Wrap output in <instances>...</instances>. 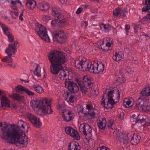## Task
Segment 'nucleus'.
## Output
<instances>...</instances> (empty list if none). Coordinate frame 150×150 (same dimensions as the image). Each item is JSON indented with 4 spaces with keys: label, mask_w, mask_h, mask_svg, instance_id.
I'll list each match as a JSON object with an SVG mask.
<instances>
[{
    "label": "nucleus",
    "mask_w": 150,
    "mask_h": 150,
    "mask_svg": "<svg viewBox=\"0 0 150 150\" xmlns=\"http://www.w3.org/2000/svg\"><path fill=\"white\" fill-rule=\"evenodd\" d=\"M145 18H146L148 21H150V13L147 14L145 16Z\"/></svg>",
    "instance_id": "nucleus-63"
},
{
    "label": "nucleus",
    "mask_w": 150,
    "mask_h": 150,
    "mask_svg": "<svg viewBox=\"0 0 150 150\" xmlns=\"http://www.w3.org/2000/svg\"><path fill=\"white\" fill-rule=\"evenodd\" d=\"M133 72L132 69L129 67H127L125 68V73L126 74H131Z\"/></svg>",
    "instance_id": "nucleus-47"
},
{
    "label": "nucleus",
    "mask_w": 150,
    "mask_h": 150,
    "mask_svg": "<svg viewBox=\"0 0 150 150\" xmlns=\"http://www.w3.org/2000/svg\"><path fill=\"white\" fill-rule=\"evenodd\" d=\"M106 40L107 41L109 40V41L107 42L105 45H104L101 48L103 51H107L111 48V45L112 44V39L111 38H106Z\"/></svg>",
    "instance_id": "nucleus-19"
},
{
    "label": "nucleus",
    "mask_w": 150,
    "mask_h": 150,
    "mask_svg": "<svg viewBox=\"0 0 150 150\" xmlns=\"http://www.w3.org/2000/svg\"><path fill=\"white\" fill-rule=\"evenodd\" d=\"M18 124L16 128L15 125L4 127L1 129L3 134L1 136L2 139H6L8 143L25 147L28 144V137L25 134L24 136L22 135L24 132H28L29 125L22 120H19Z\"/></svg>",
    "instance_id": "nucleus-1"
},
{
    "label": "nucleus",
    "mask_w": 150,
    "mask_h": 150,
    "mask_svg": "<svg viewBox=\"0 0 150 150\" xmlns=\"http://www.w3.org/2000/svg\"><path fill=\"white\" fill-rule=\"evenodd\" d=\"M68 150H75V141H72L69 143Z\"/></svg>",
    "instance_id": "nucleus-37"
},
{
    "label": "nucleus",
    "mask_w": 150,
    "mask_h": 150,
    "mask_svg": "<svg viewBox=\"0 0 150 150\" xmlns=\"http://www.w3.org/2000/svg\"><path fill=\"white\" fill-rule=\"evenodd\" d=\"M19 46V44L17 41L14 42L13 44H9L8 47L5 50V52L9 56L11 55L12 53L14 54L17 51L16 47Z\"/></svg>",
    "instance_id": "nucleus-14"
},
{
    "label": "nucleus",
    "mask_w": 150,
    "mask_h": 150,
    "mask_svg": "<svg viewBox=\"0 0 150 150\" xmlns=\"http://www.w3.org/2000/svg\"><path fill=\"white\" fill-rule=\"evenodd\" d=\"M80 139V136L78 132L76 130V140H79Z\"/></svg>",
    "instance_id": "nucleus-55"
},
{
    "label": "nucleus",
    "mask_w": 150,
    "mask_h": 150,
    "mask_svg": "<svg viewBox=\"0 0 150 150\" xmlns=\"http://www.w3.org/2000/svg\"><path fill=\"white\" fill-rule=\"evenodd\" d=\"M23 10H22V12L21 13H20L19 17V20L21 21H23Z\"/></svg>",
    "instance_id": "nucleus-58"
},
{
    "label": "nucleus",
    "mask_w": 150,
    "mask_h": 150,
    "mask_svg": "<svg viewBox=\"0 0 150 150\" xmlns=\"http://www.w3.org/2000/svg\"><path fill=\"white\" fill-rule=\"evenodd\" d=\"M38 8L40 10L43 11H47L50 8L49 4L46 2H43L39 3Z\"/></svg>",
    "instance_id": "nucleus-16"
},
{
    "label": "nucleus",
    "mask_w": 150,
    "mask_h": 150,
    "mask_svg": "<svg viewBox=\"0 0 150 150\" xmlns=\"http://www.w3.org/2000/svg\"><path fill=\"white\" fill-rule=\"evenodd\" d=\"M137 118L138 123H140L143 126H148L149 124L148 118L144 115H138Z\"/></svg>",
    "instance_id": "nucleus-15"
},
{
    "label": "nucleus",
    "mask_w": 150,
    "mask_h": 150,
    "mask_svg": "<svg viewBox=\"0 0 150 150\" xmlns=\"http://www.w3.org/2000/svg\"><path fill=\"white\" fill-rule=\"evenodd\" d=\"M75 92L74 91V93L73 92H67V95L68 96H70V97H69V101L71 103H73L74 102L75 100Z\"/></svg>",
    "instance_id": "nucleus-33"
},
{
    "label": "nucleus",
    "mask_w": 150,
    "mask_h": 150,
    "mask_svg": "<svg viewBox=\"0 0 150 150\" xmlns=\"http://www.w3.org/2000/svg\"><path fill=\"white\" fill-rule=\"evenodd\" d=\"M35 30L42 39L46 42H50L49 37L45 26L41 24H38L36 26Z\"/></svg>",
    "instance_id": "nucleus-8"
},
{
    "label": "nucleus",
    "mask_w": 150,
    "mask_h": 150,
    "mask_svg": "<svg viewBox=\"0 0 150 150\" xmlns=\"http://www.w3.org/2000/svg\"><path fill=\"white\" fill-rule=\"evenodd\" d=\"M62 69V70H63ZM69 71L67 70H62L61 71L60 74H59V78L62 80H66L68 78V74H69Z\"/></svg>",
    "instance_id": "nucleus-24"
},
{
    "label": "nucleus",
    "mask_w": 150,
    "mask_h": 150,
    "mask_svg": "<svg viewBox=\"0 0 150 150\" xmlns=\"http://www.w3.org/2000/svg\"><path fill=\"white\" fill-rule=\"evenodd\" d=\"M130 120L133 125H135L136 123H138L137 118L134 117V115H133L132 117H131Z\"/></svg>",
    "instance_id": "nucleus-43"
},
{
    "label": "nucleus",
    "mask_w": 150,
    "mask_h": 150,
    "mask_svg": "<svg viewBox=\"0 0 150 150\" xmlns=\"http://www.w3.org/2000/svg\"><path fill=\"white\" fill-rule=\"evenodd\" d=\"M51 99L45 98L42 100L36 99L33 100V104H35L37 108L39 109L38 112V114L41 115L39 112L42 111L45 115L50 114L53 112L51 107Z\"/></svg>",
    "instance_id": "nucleus-5"
},
{
    "label": "nucleus",
    "mask_w": 150,
    "mask_h": 150,
    "mask_svg": "<svg viewBox=\"0 0 150 150\" xmlns=\"http://www.w3.org/2000/svg\"><path fill=\"white\" fill-rule=\"evenodd\" d=\"M26 4L29 9H33L36 6V3L34 0H26Z\"/></svg>",
    "instance_id": "nucleus-25"
},
{
    "label": "nucleus",
    "mask_w": 150,
    "mask_h": 150,
    "mask_svg": "<svg viewBox=\"0 0 150 150\" xmlns=\"http://www.w3.org/2000/svg\"><path fill=\"white\" fill-rule=\"evenodd\" d=\"M134 103V100L132 98H127L124 99L123 104L126 108H129L132 107Z\"/></svg>",
    "instance_id": "nucleus-18"
},
{
    "label": "nucleus",
    "mask_w": 150,
    "mask_h": 150,
    "mask_svg": "<svg viewBox=\"0 0 150 150\" xmlns=\"http://www.w3.org/2000/svg\"><path fill=\"white\" fill-rule=\"evenodd\" d=\"M86 109L87 110L86 112L85 113L83 109L82 110L83 112H84V114H88L92 118L96 117L98 114V110L93 108L92 104L90 102H88L86 104Z\"/></svg>",
    "instance_id": "nucleus-11"
},
{
    "label": "nucleus",
    "mask_w": 150,
    "mask_h": 150,
    "mask_svg": "<svg viewBox=\"0 0 150 150\" xmlns=\"http://www.w3.org/2000/svg\"><path fill=\"white\" fill-rule=\"evenodd\" d=\"M125 78L122 76H121L117 78L116 81L117 83H120L125 82Z\"/></svg>",
    "instance_id": "nucleus-38"
},
{
    "label": "nucleus",
    "mask_w": 150,
    "mask_h": 150,
    "mask_svg": "<svg viewBox=\"0 0 150 150\" xmlns=\"http://www.w3.org/2000/svg\"><path fill=\"white\" fill-rule=\"evenodd\" d=\"M150 9V5H146V6L143 7L142 8V11L145 12Z\"/></svg>",
    "instance_id": "nucleus-53"
},
{
    "label": "nucleus",
    "mask_w": 150,
    "mask_h": 150,
    "mask_svg": "<svg viewBox=\"0 0 150 150\" xmlns=\"http://www.w3.org/2000/svg\"><path fill=\"white\" fill-rule=\"evenodd\" d=\"M126 12L120 8H117L113 11V15L116 16L120 17L122 16L124 17L125 16Z\"/></svg>",
    "instance_id": "nucleus-22"
},
{
    "label": "nucleus",
    "mask_w": 150,
    "mask_h": 150,
    "mask_svg": "<svg viewBox=\"0 0 150 150\" xmlns=\"http://www.w3.org/2000/svg\"><path fill=\"white\" fill-rule=\"evenodd\" d=\"M134 32L135 33H137L138 32V30L139 28L138 26L137 25H134Z\"/></svg>",
    "instance_id": "nucleus-60"
},
{
    "label": "nucleus",
    "mask_w": 150,
    "mask_h": 150,
    "mask_svg": "<svg viewBox=\"0 0 150 150\" xmlns=\"http://www.w3.org/2000/svg\"><path fill=\"white\" fill-rule=\"evenodd\" d=\"M27 117L29 120L34 127L37 128L40 127L42 125V124L39 118L38 119L37 117L30 114H28L27 115Z\"/></svg>",
    "instance_id": "nucleus-13"
},
{
    "label": "nucleus",
    "mask_w": 150,
    "mask_h": 150,
    "mask_svg": "<svg viewBox=\"0 0 150 150\" xmlns=\"http://www.w3.org/2000/svg\"><path fill=\"white\" fill-rule=\"evenodd\" d=\"M123 53L121 52H116L113 57V59L116 61H118L124 58Z\"/></svg>",
    "instance_id": "nucleus-26"
},
{
    "label": "nucleus",
    "mask_w": 150,
    "mask_h": 150,
    "mask_svg": "<svg viewBox=\"0 0 150 150\" xmlns=\"http://www.w3.org/2000/svg\"><path fill=\"white\" fill-rule=\"evenodd\" d=\"M9 41L11 42L13 41V36L11 33L7 35Z\"/></svg>",
    "instance_id": "nucleus-52"
},
{
    "label": "nucleus",
    "mask_w": 150,
    "mask_h": 150,
    "mask_svg": "<svg viewBox=\"0 0 150 150\" xmlns=\"http://www.w3.org/2000/svg\"><path fill=\"white\" fill-rule=\"evenodd\" d=\"M11 3L12 5L14 6L16 5V3H20L21 6L22 5L21 3L19 0H16L15 1L12 0Z\"/></svg>",
    "instance_id": "nucleus-50"
},
{
    "label": "nucleus",
    "mask_w": 150,
    "mask_h": 150,
    "mask_svg": "<svg viewBox=\"0 0 150 150\" xmlns=\"http://www.w3.org/2000/svg\"><path fill=\"white\" fill-rule=\"evenodd\" d=\"M0 24L5 33L7 35L11 34L9 30V28L8 27L1 23H0Z\"/></svg>",
    "instance_id": "nucleus-34"
},
{
    "label": "nucleus",
    "mask_w": 150,
    "mask_h": 150,
    "mask_svg": "<svg viewBox=\"0 0 150 150\" xmlns=\"http://www.w3.org/2000/svg\"><path fill=\"white\" fill-rule=\"evenodd\" d=\"M106 120L104 118H103L101 120H99L98 123V125L99 128L102 129H104L106 125Z\"/></svg>",
    "instance_id": "nucleus-32"
},
{
    "label": "nucleus",
    "mask_w": 150,
    "mask_h": 150,
    "mask_svg": "<svg viewBox=\"0 0 150 150\" xmlns=\"http://www.w3.org/2000/svg\"><path fill=\"white\" fill-rule=\"evenodd\" d=\"M83 10V8H79L76 12V14H79L81 13L82 11Z\"/></svg>",
    "instance_id": "nucleus-59"
},
{
    "label": "nucleus",
    "mask_w": 150,
    "mask_h": 150,
    "mask_svg": "<svg viewBox=\"0 0 150 150\" xmlns=\"http://www.w3.org/2000/svg\"><path fill=\"white\" fill-rule=\"evenodd\" d=\"M82 25H85L86 27L88 25V23L87 21H83L82 22Z\"/></svg>",
    "instance_id": "nucleus-62"
},
{
    "label": "nucleus",
    "mask_w": 150,
    "mask_h": 150,
    "mask_svg": "<svg viewBox=\"0 0 150 150\" xmlns=\"http://www.w3.org/2000/svg\"><path fill=\"white\" fill-rule=\"evenodd\" d=\"M91 93L93 96H96L98 94V91L95 89H92L91 91Z\"/></svg>",
    "instance_id": "nucleus-51"
},
{
    "label": "nucleus",
    "mask_w": 150,
    "mask_h": 150,
    "mask_svg": "<svg viewBox=\"0 0 150 150\" xmlns=\"http://www.w3.org/2000/svg\"><path fill=\"white\" fill-rule=\"evenodd\" d=\"M145 104L144 100L139 98L137 100L136 103V105L139 109L141 110Z\"/></svg>",
    "instance_id": "nucleus-30"
},
{
    "label": "nucleus",
    "mask_w": 150,
    "mask_h": 150,
    "mask_svg": "<svg viewBox=\"0 0 150 150\" xmlns=\"http://www.w3.org/2000/svg\"><path fill=\"white\" fill-rule=\"evenodd\" d=\"M73 113V112L71 111H69L67 115H65L64 112H63L62 114V117L64 120L66 122H69L74 119V116L70 115Z\"/></svg>",
    "instance_id": "nucleus-21"
},
{
    "label": "nucleus",
    "mask_w": 150,
    "mask_h": 150,
    "mask_svg": "<svg viewBox=\"0 0 150 150\" xmlns=\"http://www.w3.org/2000/svg\"><path fill=\"white\" fill-rule=\"evenodd\" d=\"M1 101L2 107H10V101L6 97L3 96L1 98Z\"/></svg>",
    "instance_id": "nucleus-17"
},
{
    "label": "nucleus",
    "mask_w": 150,
    "mask_h": 150,
    "mask_svg": "<svg viewBox=\"0 0 150 150\" xmlns=\"http://www.w3.org/2000/svg\"><path fill=\"white\" fill-rule=\"evenodd\" d=\"M48 57L52 64L50 67L51 73L53 75L57 74L62 69H64L62 65L66 60L65 54L61 51L54 50L49 53Z\"/></svg>",
    "instance_id": "nucleus-2"
},
{
    "label": "nucleus",
    "mask_w": 150,
    "mask_h": 150,
    "mask_svg": "<svg viewBox=\"0 0 150 150\" xmlns=\"http://www.w3.org/2000/svg\"><path fill=\"white\" fill-rule=\"evenodd\" d=\"M33 87L37 93L41 94L44 92L43 88L39 84L33 85Z\"/></svg>",
    "instance_id": "nucleus-28"
},
{
    "label": "nucleus",
    "mask_w": 150,
    "mask_h": 150,
    "mask_svg": "<svg viewBox=\"0 0 150 150\" xmlns=\"http://www.w3.org/2000/svg\"><path fill=\"white\" fill-rule=\"evenodd\" d=\"M125 114L123 112H121L120 115H119V118L120 120H122L123 119L124 117Z\"/></svg>",
    "instance_id": "nucleus-57"
},
{
    "label": "nucleus",
    "mask_w": 150,
    "mask_h": 150,
    "mask_svg": "<svg viewBox=\"0 0 150 150\" xmlns=\"http://www.w3.org/2000/svg\"><path fill=\"white\" fill-rule=\"evenodd\" d=\"M141 94L143 96H150V85L145 87L141 91Z\"/></svg>",
    "instance_id": "nucleus-27"
},
{
    "label": "nucleus",
    "mask_w": 150,
    "mask_h": 150,
    "mask_svg": "<svg viewBox=\"0 0 150 150\" xmlns=\"http://www.w3.org/2000/svg\"><path fill=\"white\" fill-rule=\"evenodd\" d=\"M103 28L106 32H108L111 30V26L109 24H106L103 25Z\"/></svg>",
    "instance_id": "nucleus-45"
},
{
    "label": "nucleus",
    "mask_w": 150,
    "mask_h": 150,
    "mask_svg": "<svg viewBox=\"0 0 150 150\" xmlns=\"http://www.w3.org/2000/svg\"><path fill=\"white\" fill-rule=\"evenodd\" d=\"M79 129L86 139L90 138L91 136L92 129L89 125L85 123L81 124Z\"/></svg>",
    "instance_id": "nucleus-10"
},
{
    "label": "nucleus",
    "mask_w": 150,
    "mask_h": 150,
    "mask_svg": "<svg viewBox=\"0 0 150 150\" xmlns=\"http://www.w3.org/2000/svg\"><path fill=\"white\" fill-rule=\"evenodd\" d=\"M145 4L146 5H150V0H145Z\"/></svg>",
    "instance_id": "nucleus-64"
},
{
    "label": "nucleus",
    "mask_w": 150,
    "mask_h": 150,
    "mask_svg": "<svg viewBox=\"0 0 150 150\" xmlns=\"http://www.w3.org/2000/svg\"><path fill=\"white\" fill-rule=\"evenodd\" d=\"M141 110L143 112L150 111V106L145 104Z\"/></svg>",
    "instance_id": "nucleus-40"
},
{
    "label": "nucleus",
    "mask_w": 150,
    "mask_h": 150,
    "mask_svg": "<svg viewBox=\"0 0 150 150\" xmlns=\"http://www.w3.org/2000/svg\"><path fill=\"white\" fill-rule=\"evenodd\" d=\"M25 88L21 85H18L16 88V92L20 93L21 94L24 93Z\"/></svg>",
    "instance_id": "nucleus-35"
},
{
    "label": "nucleus",
    "mask_w": 150,
    "mask_h": 150,
    "mask_svg": "<svg viewBox=\"0 0 150 150\" xmlns=\"http://www.w3.org/2000/svg\"><path fill=\"white\" fill-rule=\"evenodd\" d=\"M42 18L43 21H47L51 19V17L48 15H45L42 16Z\"/></svg>",
    "instance_id": "nucleus-44"
},
{
    "label": "nucleus",
    "mask_w": 150,
    "mask_h": 150,
    "mask_svg": "<svg viewBox=\"0 0 150 150\" xmlns=\"http://www.w3.org/2000/svg\"><path fill=\"white\" fill-rule=\"evenodd\" d=\"M59 23H60L59 22H57V20H56V19L54 18V20H53L51 22V25L53 26H57L58 25V24Z\"/></svg>",
    "instance_id": "nucleus-49"
},
{
    "label": "nucleus",
    "mask_w": 150,
    "mask_h": 150,
    "mask_svg": "<svg viewBox=\"0 0 150 150\" xmlns=\"http://www.w3.org/2000/svg\"><path fill=\"white\" fill-rule=\"evenodd\" d=\"M74 83L72 81H71L69 80H66L65 82V87L68 88L69 92H73L74 93Z\"/></svg>",
    "instance_id": "nucleus-20"
},
{
    "label": "nucleus",
    "mask_w": 150,
    "mask_h": 150,
    "mask_svg": "<svg viewBox=\"0 0 150 150\" xmlns=\"http://www.w3.org/2000/svg\"><path fill=\"white\" fill-rule=\"evenodd\" d=\"M11 97L14 100H17L18 103L21 102L24 98L23 96H21L19 94L16 93H14L12 95Z\"/></svg>",
    "instance_id": "nucleus-31"
},
{
    "label": "nucleus",
    "mask_w": 150,
    "mask_h": 150,
    "mask_svg": "<svg viewBox=\"0 0 150 150\" xmlns=\"http://www.w3.org/2000/svg\"><path fill=\"white\" fill-rule=\"evenodd\" d=\"M65 130L67 134L70 135L74 139H75V129L70 126L66 127Z\"/></svg>",
    "instance_id": "nucleus-23"
},
{
    "label": "nucleus",
    "mask_w": 150,
    "mask_h": 150,
    "mask_svg": "<svg viewBox=\"0 0 150 150\" xmlns=\"http://www.w3.org/2000/svg\"><path fill=\"white\" fill-rule=\"evenodd\" d=\"M38 71V65H37L35 69V70L34 71V75L37 76L39 77L41 76V74L39 73Z\"/></svg>",
    "instance_id": "nucleus-46"
},
{
    "label": "nucleus",
    "mask_w": 150,
    "mask_h": 150,
    "mask_svg": "<svg viewBox=\"0 0 150 150\" xmlns=\"http://www.w3.org/2000/svg\"><path fill=\"white\" fill-rule=\"evenodd\" d=\"M76 150H81V146L79 143L76 142Z\"/></svg>",
    "instance_id": "nucleus-56"
},
{
    "label": "nucleus",
    "mask_w": 150,
    "mask_h": 150,
    "mask_svg": "<svg viewBox=\"0 0 150 150\" xmlns=\"http://www.w3.org/2000/svg\"><path fill=\"white\" fill-rule=\"evenodd\" d=\"M104 45V40H101L98 42V47L100 48L101 49L102 47Z\"/></svg>",
    "instance_id": "nucleus-48"
},
{
    "label": "nucleus",
    "mask_w": 150,
    "mask_h": 150,
    "mask_svg": "<svg viewBox=\"0 0 150 150\" xmlns=\"http://www.w3.org/2000/svg\"><path fill=\"white\" fill-rule=\"evenodd\" d=\"M25 93L27 95H28L29 96H33L35 94L34 93L31 91L29 90L28 89L25 88L24 91V93Z\"/></svg>",
    "instance_id": "nucleus-39"
},
{
    "label": "nucleus",
    "mask_w": 150,
    "mask_h": 150,
    "mask_svg": "<svg viewBox=\"0 0 150 150\" xmlns=\"http://www.w3.org/2000/svg\"><path fill=\"white\" fill-rule=\"evenodd\" d=\"M97 64H93L86 62V59L82 56H80L76 59V67L79 71H89L91 73H98L95 72L97 70Z\"/></svg>",
    "instance_id": "nucleus-6"
},
{
    "label": "nucleus",
    "mask_w": 150,
    "mask_h": 150,
    "mask_svg": "<svg viewBox=\"0 0 150 150\" xmlns=\"http://www.w3.org/2000/svg\"><path fill=\"white\" fill-rule=\"evenodd\" d=\"M10 108H13L14 109H17V107L15 104H12L11 105H10Z\"/></svg>",
    "instance_id": "nucleus-61"
},
{
    "label": "nucleus",
    "mask_w": 150,
    "mask_h": 150,
    "mask_svg": "<svg viewBox=\"0 0 150 150\" xmlns=\"http://www.w3.org/2000/svg\"><path fill=\"white\" fill-rule=\"evenodd\" d=\"M78 85L80 88L82 93L86 94L88 89L92 85V83L89 77L88 76H85L83 79L82 77L77 78L76 79Z\"/></svg>",
    "instance_id": "nucleus-7"
},
{
    "label": "nucleus",
    "mask_w": 150,
    "mask_h": 150,
    "mask_svg": "<svg viewBox=\"0 0 150 150\" xmlns=\"http://www.w3.org/2000/svg\"><path fill=\"white\" fill-rule=\"evenodd\" d=\"M11 15L13 18L16 19L18 16V12L12 11H11Z\"/></svg>",
    "instance_id": "nucleus-42"
},
{
    "label": "nucleus",
    "mask_w": 150,
    "mask_h": 150,
    "mask_svg": "<svg viewBox=\"0 0 150 150\" xmlns=\"http://www.w3.org/2000/svg\"><path fill=\"white\" fill-rule=\"evenodd\" d=\"M130 29V25H126L125 30L126 32L127 35L128 34V30Z\"/></svg>",
    "instance_id": "nucleus-54"
},
{
    "label": "nucleus",
    "mask_w": 150,
    "mask_h": 150,
    "mask_svg": "<svg viewBox=\"0 0 150 150\" xmlns=\"http://www.w3.org/2000/svg\"><path fill=\"white\" fill-rule=\"evenodd\" d=\"M120 98L119 91L117 89L109 91L107 94H104L101 100L102 105L109 109L112 108L113 104L118 102Z\"/></svg>",
    "instance_id": "nucleus-3"
},
{
    "label": "nucleus",
    "mask_w": 150,
    "mask_h": 150,
    "mask_svg": "<svg viewBox=\"0 0 150 150\" xmlns=\"http://www.w3.org/2000/svg\"><path fill=\"white\" fill-rule=\"evenodd\" d=\"M97 70L95 71V72H98L99 73L100 72H102L104 70V65L101 62H99L97 63Z\"/></svg>",
    "instance_id": "nucleus-29"
},
{
    "label": "nucleus",
    "mask_w": 150,
    "mask_h": 150,
    "mask_svg": "<svg viewBox=\"0 0 150 150\" xmlns=\"http://www.w3.org/2000/svg\"><path fill=\"white\" fill-rule=\"evenodd\" d=\"M117 139L122 143L125 147L129 145V139H130V142L132 145H136L140 142L141 137L137 134H134V132H131L127 135H124L123 133H117L116 134Z\"/></svg>",
    "instance_id": "nucleus-4"
},
{
    "label": "nucleus",
    "mask_w": 150,
    "mask_h": 150,
    "mask_svg": "<svg viewBox=\"0 0 150 150\" xmlns=\"http://www.w3.org/2000/svg\"><path fill=\"white\" fill-rule=\"evenodd\" d=\"M113 122L114 120H110L108 121V128H111L112 129H113V128H114V127L113 126H114Z\"/></svg>",
    "instance_id": "nucleus-41"
},
{
    "label": "nucleus",
    "mask_w": 150,
    "mask_h": 150,
    "mask_svg": "<svg viewBox=\"0 0 150 150\" xmlns=\"http://www.w3.org/2000/svg\"><path fill=\"white\" fill-rule=\"evenodd\" d=\"M8 55V56L5 57L4 58L2 59L1 61L4 62H7L8 63H11L12 62V59L11 57V55Z\"/></svg>",
    "instance_id": "nucleus-36"
},
{
    "label": "nucleus",
    "mask_w": 150,
    "mask_h": 150,
    "mask_svg": "<svg viewBox=\"0 0 150 150\" xmlns=\"http://www.w3.org/2000/svg\"><path fill=\"white\" fill-rule=\"evenodd\" d=\"M52 14L54 16L56 20L57 21V22H59L60 23H65L66 20L63 16H62L60 12H59L57 10L56 8H54L52 10Z\"/></svg>",
    "instance_id": "nucleus-12"
},
{
    "label": "nucleus",
    "mask_w": 150,
    "mask_h": 150,
    "mask_svg": "<svg viewBox=\"0 0 150 150\" xmlns=\"http://www.w3.org/2000/svg\"><path fill=\"white\" fill-rule=\"evenodd\" d=\"M53 40L60 43H64L67 40L65 34L62 31L59 30L54 32L53 35Z\"/></svg>",
    "instance_id": "nucleus-9"
}]
</instances>
